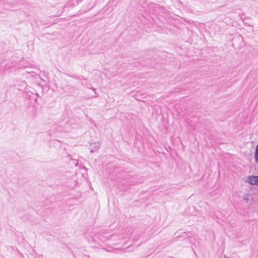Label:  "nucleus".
Returning a JSON list of instances; mask_svg holds the SVG:
<instances>
[{
  "mask_svg": "<svg viewBox=\"0 0 258 258\" xmlns=\"http://www.w3.org/2000/svg\"><path fill=\"white\" fill-rule=\"evenodd\" d=\"M248 182L251 185H258V175L248 176Z\"/></svg>",
  "mask_w": 258,
  "mask_h": 258,
  "instance_id": "1",
  "label": "nucleus"
},
{
  "mask_svg": "<svg viewBox=\"0 0 258 258\" xmlns=\"http://www.w3.org/2000/svg\"><path fill=\"white\" fill-rule=\"evenodd\" d=\"M100 147V144L98 143H93L90 144V152L93 153L95 150L99 149Z\"/></svg>",
  "mask_w": 258,
  "mask_h": 258,
  "instance_id": "2",
  "label": "nucleus"
},
{
  "mask_svg": "<svg viewBox=\"0 0 258 258\" xmlns=\"http://www.w3.org/2000/svg\"><path fill=\"white\" fill-rule=\"evenodd\" d=\"M254 160L255 163L258 164V144L255 147V152H254Z\"/></svg>",
  "mask_w": 258,
  "mask_h": 258,
  "instance_id": "3",
  "label": "nucleus"
},
{
  "mask_svg": "<svg viewBox=\"0 0 258 258\" xmlns=\"http://www.w3.org/2000/svg\"><path fill=\"white\" fill-rule=\"evenodd\" d=\"M35 258H43V256L42 255H40V254H39V255H36V256L35 257Z\"/></svg>",
  "mask_w": 258,
  "mask_h": 258,
  "instance_id": "4",
  "label": "nucleus"
},
{
  "mask_svg": "<svg viewBox=\"0 0 258 258\" xmlns=\"http://www.w3.org/2000/svg\"><path fill=\"white\" fill-rule=\"evenodd\" d=\"M73 161H74V163L75 164V166H77L78 164L77 162L75 160H74Z\"/></svg>",
  "mask_w": 258,
  "mask_h": 258,
  "instance_id": "5",
  "label": "nucleus"
},
{
  "mask_svg": "<svg viewBox=\"0 0 258 258\" xmlns=\"http://www.w3.org/2000/svg\"><path fill=\"white\" fill-rule=\"evenodd\" d=\"M257 195H258V191H257Z\"/></svg>",
  "mask_w": 258,
  "mask_h": 258,
  "instance_id": "6",
  "label": "nucleus"
}]
</instances>
